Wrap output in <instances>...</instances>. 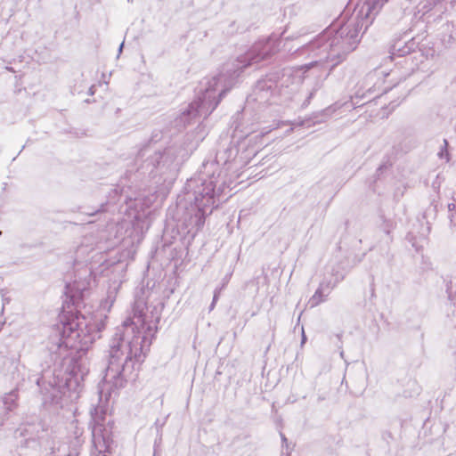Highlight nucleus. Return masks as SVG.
Returning <instances> with one entry per match:
<instances>
[{
	"label": "nucleus",
	"instance_id": "obj_1",
	"mask_svg": "<svg viewBox=\"0 0 456 456\" xmlns=\"http://www.w3.org/2000/svg\"><path fill=\"white\" fill-rule=\"evenodd\" d=\"M159 317H150L136 305L134 316L118 328L110 343V360L100 386V401H108L111 391L123 387L136 376L151 344Z\"/></svg>",
	"mask_w": 456,
	"mask_h": 456
},
{
	"label": "nucleus",
	"instance_id": "obj_2",
	"mask_svg": "<svg viewBox=\"0 0 456 456\" xmlns=\"http://www.w3.org/2000/svg\"><path fill=\"white\" fill-rule=\"evenodd\" d=\"M278 51L273 47V37L256 43L244 55L240 56L234 63H226L222 70L213 76L205 77L200 83L198 99L188 108V116L208 117L218 105L222 97L229 91L246 67L257 63L269 54Z\"/></svg>",
	"mask_w": 456,
	"mask_h": 456
},
{
	"label": "nucleus",
	"instance_id": "obj_3",
	"mask_svg": "<svg viewBox=\"0 0 456 456\" xmlns=\"http://www.w3.org/2000/svg\"><path fill=\"white\" fill-rule=\"evenodd\" d=\"M104 327L102 320L92 322L84 315H65L55 334L50 337L48 349L60 358H64L69 349L86 350L100 338Z\"/></svg>",
	"mask_w": 456,
	"mask_h": 456
},
{
	"label": "nucleus",
	"instance_id": "obj_4",
	"mask_svg": "<svg viewBox=\"0 0 456 456\" xmlns=\"http://www.w3.org/2000/svg\"><path fill=\"white\" fill-rule=\"evenodd\" d=\"M361 25L356 19H352L340 26L338 29L330 28L314 43V45L322 46L327 52V60L338 64L345 56L354 51L360 39Z\"/></svg>",
	"mask_w": 456,
	"mask_h": 456
},
{
	"label": "nucleus",
	"instance_id": "obj_5",
	"mask_svg": "<svg viewBox=\"0 0 456 456\" xmlns=\"http://www.w3.org/2000/svg\"><path fill=\"white\" fill-rule=\"evenodd\" d=\"M217 177L212 175L208 178L201 176L193 177L187 181L185 190L189 200L193 198L194 205L197 208L200 223H203L206 215L212 212L221 192V187L216 190Z\"/></svg>",
	"mask_w": 456,
	"mask_h": 456
},
{
	"label": "nucleus",
	"instance_id": "obj_6",
	"mask_svg": "<svg viewBox=\"0 0 456 456\" xmlns=\"http://www.w3.org/2000/svg\"><path fill=\"white\" fill-rule=\"evenodd\" d=\"M92 416V441L93 451L91 456H107L111 443L112 427L106 421L105 413L102 406L91 412Z\"/></svg>",
	"mask_w": 456,
	"mask_h": 456
},
{
	"label": "nucleus",
	"instance_id": "obj_7",
	"mask_svg": "<svg viewBox=\"0 0 456 456\" xmlns=\"http://www.w3.org/2000/svg\"><path fill=\"white\" fill-rule=\"evenodd\" d=\"M147 168L151 166V174L173 178L177 168L174 154L168 151L164 153H155L146 161Z\"/></svg>",
	"mask_w": 456,
	"mask_h": 456
},
{
	"label": "nucleus",
	"instance_id": "obj_8",
	"mask_svg": "<svg viewBox=\"0 0 456 456\" xmlns=\"http://www.w3.org/2000/svg\"><path fill=\"white\" fill-rule=\"evenodd\" d=\"M324 71L325 69H322V67L320 65L318 61L311 62L309 64L301 66L299 68H297L293 71L294 79H297L298 83H301L304 80L310 79L312 77L318 78V81L314 83L312 89L308 92L306 99L303 103L304 106H307L309 104L315 92L319 89V79L322 78V77H323Z\"/></svg>",
	"mask_w": 456,
	"mask_h": 456
},
{
	"label": "nucleus",
	"instance_id": "obj_9",
	"mask_svg": "<svg viewBox=\"0 0 456 456\" xmlns=\"http://www.w3.org/2000/svg\"><path fill=\"white\" fill-rule=\"evenodd\" d=\"M387 1L388 0H366L361 10V12L364 15V17H362L361 28L364 26L365 28H367Z\"/></svg>",
	"mask_w": 456,
	"mask_h": 456
},
{
	"label": "nucleus",
	"instance_id": "obj_10",
	"mask_svg": "<svg viewBox=\"0 0 456 456\" xmlns=\"http://www.w3.org/2000/svg\"><path fill=\"white\" fill-rule=\"evenodd\" d=\"M342 280L341 275H335L333 280H330L329 281H322L316 289L315 293L313 295V297L309 300V305L311 307H314L323 302L330 290Z\"/></svg>",
	"mask_w": 456,
	"mask_h": 456
},
{
	"label": "nucleus",
	"instance_id": "obj_11",
	"mask_svg": "<svg viewBox=\"0 0 456 456\" xmlns=\"http://www.w3.org/2000/svg\"><path fill=\"white\" fill-rule=\"evenodd\" d=\"M88 367L84 362H76L71 370V373L77 383H78L79 380H83L84 377L88 374Z\"/></svg>",
	"mask_w": 456,
	"mask_h": 456
},
{
	"label": "nucleus",
	"instance_id": "obj_12",
	"mask_svg": "<svg viewBox=\"0 0 456 456\" xmlns=\"http://www.w3.org/2000/svg\"><path fill=\"white\" fill-rule=\"evenodd\" d=\"M17 400V394L15 391H12L9 394H6L3 397V403L6 406L7 410H11L12 407L15 404Z\"/></svg>",
	"mask_w": 456,
	"mask_h": 456
},
{
	"label": "nucleus",
	"instance_id": "obj_13",
	"mask_svg": "<svg viewBox=\"0 0 456 456\" xmlns=\"http://www.w3.org/2000/svg\"><path fill=\"white\" fill-rule=\"evenodd\" d=\"M86 286H87L86 282H82L81 284L75 282L73 285H68L67 289H69V292L71 294L70 296L72 297H74L75 294L73 293V290H77L79 292H82L83 290H85L86 289Z\"/></svg>",
	"mask_w": 456,
	"mask_h": 456
},
{
	"label": "nucleus",
	"instance_id": "obj_14",
	"mask_svg": "<svg viewBox=\"0 0 456 456\" xmlns=\"http://www.w3.org/2000/svg\"><path fill=\"white\" fill-rule=\"evenodd\" d=\"M447 145H448V142L446 140H444V146L442 147L441 151H439L438 156L440 157V159L445 158L446 160L448 161L449 158H448Z\"/></svg>",
	"mask_w": 456,
	"mask_h": 456
},
{
	"label": "nucleus",
	"instance_id": "obj_15",
	"mask_svg": "<svg viewBox=\"0 0 456 456\" xmlns=\"http://www.w3.org/2000/svg\"><path fill=\"white\" fill-rule=\"evenodd\" d=\"M379 73L380 72L376 70L375 72L369 74L367 77V80L371 82Z\"/></svg>",
	"mask_w": 456,
	"mask_h": 456
},
{
	"label": "nucleus",
	"instance_id": "obj_16",
	"mask_svg": "<svg viewBox=\"0 0 456 456\" xmlns=\"http://www.w3.org/2000/svg\"><path fill=\"white\" fill-rule=\"evenodd\" d=\"M451 224L455 226L456 225V213H452L449 216Z\"/></svg>",
	"mask_w": 456,
	"mask_h": 456
},
{
	"label": "nucleus",
	"instance_id": "obj_17",
	"mask_svg": "<svg viewBox=\"0 0 456 456\" xmlns=\"http://www.w3.org/2000/svg\"><path fill=\"white\" fill-rule=\"evenodd\" d=\"M448 210L452 214L453 212L456 213V204L455 203H450L448 204Z\"/></svg>",
	"mask_w": 456,
	"mask_h": 456
},
{
	"label": "nucleus",
	"instance_id": "obj_18",
	"mask_svg": "<svg viewBox=\"0 0 456 456\" xmlns=\"http://www.w3.org/2000/svg\"><path fill=\"white\" fill-rule=\"evenodd\" d=\"M410 52V48H408L407 50H402V55L405 54V53H408Z\"/></svg>",
	"mask_w": 456,
	"mask_h": 456
},
{
	"label": "nucleus",
	"instance_id": "obj_19",
	"mask_svg": "<svg viewBox=\"0 0 456 456\" xmlns=\"http://www.w3.org/2000/svg\"><path fill=\"white\" fill-rule=\"evenodd\" d=\"M305 339H306L305 335V333L303 332V336H302V343H305Z\"/></svg>",
	"mask_w": 456,
	"mask_h": 456
},
{
	"label": "nucleus",
	"instance_id": "obj_20",
	"mask_svg": "<svg viewBox=\"0 0 456 456\" xmlns=\"http://www.w3.org/2000/svg\"><path fill=\"white\" fill-rule=\"evenodd\" d=\"M77 455H78V452H75L69 454L68 456H77Z\"/></svg>",
	"mask_w": 456,
	"mask_h": 456
},
{
	"label": "nucleus",
	"instance_id": "obj_21",
	"mask_svg": "<svg viewBox=\"0 0 456 456\" xmlns=\"http://www.w3.org/2000/svg\"><path fill=\"white\" fill-rule=\"evenodd\" d=\"M216 300H217V294L216 293V294L214 295L213 302H216Z\"/></svg>",
	"mask_w": 456,
	"mask_h": 456
},
{
	"label": "nucleus",
	"instance_id": "obj_22",
	"mask_svg": "<svg viewBox=\"0 0 456 456\" xmlns=\"http://www.w3.org/2000/svg\"><path fill=\"white\" fill-rule=\"evenodd\" d=\"M123 45H124V44L122 43V44L120 45V46H119V50H118V51H119V53H121L122 48H123Z\"/></svg>",
	"mask_w": 456,
	"mask_h": 456
},
{
	"label": "nucleus",
	"instance_id": "obj_23",
	"mask_svg": "<svg viewBox=\"0 0 456 456\" xmlns=\"http://www.w3.org/2000/svg\"><path fill=\"white\" fill-rule=\"evenodd\" d=\"M281 439H282L283 442L287 441V439H286V437L284 436H281Z\"/></svg>",
	"mask_w": 456,
	"mask_h": 456
},
{
	"label": "nucleus",
	"instance_id": "obj_24",
	"mask_svg": "<svg viewBox=\"0 0 456 456\" xmlns=\"http://www.w3.org/2000/svg\"><path fill=\"white\" fill-rule=\"evenodd\" d=\"M215 303H216V302H212V304H211V309L215 306Z\"/></svg>",
	"mask_w": 456,
	"mask_h": 456
},
{
	"label": "nucleus",
	"instance_id": "obj_25",
	"mask_svg": "<svg viewBox=\"0 0 456 456\" xmlns=\"http://www.w3.org/2000/svg\"><path fill=\"white\" fill-rule=\"evenodd\" d=\"M340 356H341V357H343V356H344V352H343V351H341V352H340Z\"/></svg>",
	"mask_w": 456,
	"mask_h": 456
},
{
	"label": "nucleus",
	"instance_id": "obj_26",
	"mask_svg": "<svg viewBox=\"0 0 456 456\" xmlns=\"http://www.w3.org/2000/svg\"><path fill=\"white\" fill-rule=\"evenodd\" d=\"M93 87L90 88V94H93L94 92L92 91Z\"/></svg>",
	"mask_w": 456,
	"mask_h": 456
}]
</instances>
